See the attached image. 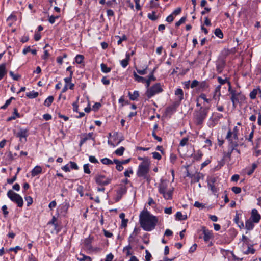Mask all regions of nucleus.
Returning a JSON list of instances; mask_svg holds the SVG:
<instances>
[{
	"label": "nucleus",
	"mask_w": 261,
	"mask_h": 261,
	"mask_svg": "<svg viewBox=\"0 0 261 261\" xmlns=\"http://www.w3.org/2000/svg\"><path fill=\"white\" fill-rule=\"evenodd\" d=\"M150 161L148 159H146L139 164L136 173L138 177H142L150 181V176L149 175Z\"/></svg>",
	"instance_id": "f03ea898"
},
{
	"label": "nucleus",
	"mask_w": 261,
	"mask_h": 261,
	"mask_svg": "<svg viewBox=\"0 0 261 261\" xmlns=\"http://www.w3.org/2000/svg\"><path fill=\"white\" fill-rule=\"evenodd\" d=\"M133 173V171L132 168L129 169V170H126L124 173V176L125 177H130V174H132Z\"/></svg>",
	"instance_id": "6e6d98bb"
},
{
	"label": "nucleus",
	"mask_w": 261,
	"mask_h": 261,
	"mask_svg": "<svg viewBox=\"0 0 261 261\" xmlns=\"http://www.w3.org/2000/svg\"><path fill=\"white\" fill-rule=\"evenodd\" d=\"M42 169L40 166H36L31 171V175L33 177L36 176L42 172Z\"/></svg>",
	"instance_id": "2eb2a0df"
},
{
	"label": "nucleus",
	"mask_w": 261,
	"mask_h": 261,
	"mask_svg": "<svg viewBox=\"0 0 261 261\" xmlns=\"http://www.w3.org/2000/svg\"><path fill=\"white\" fill-rule=\"evenodd\" d=\"M29 52H31L33 55H36L37 50L36 49H31L30 46L24 48L23 49L22 53L24 55L27 54Z\"/></svg>",
	"instance_id": "c85d7f7f"
},
{
	"label": "nucleus",
	"mask_w": 261,
	"mask_h": 261,
	"mask_svg": "<svg viewBox=\"0 0 261 261\" xmlns=\"http://www.w3.org/2000/svg\"><path fill=\"white\" fill-rule=\"evenodd\" d=\"M132 246L130 245H128L123 248V252H125L127 256H129L132 255V252H130Z\"/></svg>",
	"instance_id": "c9c22d12"
},
{
	"label": "nucleus",
	"mask_w": 261,
	"mask_h": 261,
	"mask_svg": "<svg viewBox=\"0 0 261 261\" xmlns=\"http://www.w3.org/2000/svg\"><path fill=\"white\" fill-rule=\"evenodd\" d=\"M253 223L254 222L251 220H247L245 222V228L248 230L252 229L254 226Z\"/></svg>",
	"instance_id": "412c9836"
},
{
	"label": "nucleus",
	"mask_w": 261,
	"mask_h": 261,
	"mask_svg": "<svg viewBox=\"0 0 261 261\" xmlns=\"http://www.w3.org/2000/svg\"><path fill=\"white\" fill-rule=\"evenodd\" d=\"M58 18L59 16H54L53 15H51L49 17L48 21L51 24H53L55 22V19Z\"/></svg>",
	"instance_id": "bf43d9fd"
},
{
	"label": "nucleus",
	"mask_w": 261,
	"mask_h": 261,
	"mask_svg": "<svg viewBox=\"0 0 261 261\" xmlns=\"http://www.w3.org/2000/svg\"><path fill=\"white\" fill-rule=\"evenodd\" d=\"M215 35L220 39L223 38V34L221 30L219 28H217L215 30Z\"/></svg>",
	"instance_id": "473e14b6"
},
{
	"label": "nucleus",
	"mask_w": 261,
	"mask_h": 261,
	"mask_svg": "<svg viewBox=\"0 0 261 261\" xmlns=\"http://www.w3.org/2000/svg\"><path fill=\"white\" fill-rule=\"evenodd\" d=\"M101 162L105 165L112 164V161L107 158L101 159Z\"/></svg>",
	"instance_id": "37998d69"
},
{
	"label": "nucleus",
	"mask_w": 261,
	"mask_h": 261,
	"mask_svg": "<svg viewBox=\"0 0 261 261\" xmlns=\"http://www.w3.org/2000/svg\"><path fill=\"white\" fill-rule=\"evenodd\" d=\"M54 100V97L53 96H48L44 101V105L45 106L49 107Z\"/></svg>",
	"instance_id": "7c9ffc66"
},
{
	"label": "nucleus",
	"mask_w": 261,
	"mask_h": 261,
	"mask_svg": "<svg viewBox=\"0 0 261 261\" xmlns=\"http://www.w3.org/2000/svg\"><path fill=\"white\" fill-rule=\"evenodd\" d=\"M145 253H146L145 261H150V259L152 257L151 254L149 253V252L147 250H146Z\"/></svg>",
	"instance_id": "4d7b16f0"
},
{
	"label": "nucleus",
	"mask_w": 261,
	"mask_h": 261,
	"mask_svg": "<svg viewBox=\"0 0 261 261\" xmlns=\"http://www.w3.org/2000/svg\"><path fill=\"white\" fill-rule=\"evenodd\" d=\"M73 71H71L70 76L69 77H66L64 79V81L66 83V84H69L71 82L72 77L73 75Z\"/></svg>",
	"instance_id": "603ef678"
},
{
	"label": "nucleus",
	"mask_w": 261,
	"mask_h": 261,
	"mask_svg": "<svg viewBox=\"0 0 261 261\" xmlns=\"http://www.w3.org/2000/svg\"><path fill=\"white\" fill-rule=\"evenodd\" d=\"M203 153L201 150H198L196 153L192 155L194 160L199 161L202 157Z\"/></svg>",
	"instance_id": "5701e85b"
},
{
	"label": "nucleus",
	"mask_w": 261,
	"mask_h": 261,
	"mask_svg": "<svg viewBox=\"0 0 261 261\" xmlns=\"http://www.w3.org/2000/svg\"><path fill=\"white\" fill-rule=\"evenodd\" d=\"M204 241L208 242L212 237V232L207 229L205 227L202 228Z\"/></svg>",
	"instance_id": "f8f14e48"
},
{
	"label": "nucleus",
	"mask_w": 261,
	"mask_h": 261,
	"mask_svg": "<svg viewBox=\"0 0 261 261\" xmlns=\"http://www.w3.org/2000/svg\"><path fill=\"white\" fill-rule=\"evenodd\" d=\"M198 98H199V99L201 98V99H203L204 101V102H205L207 103H209L211 101V99H209V98H207L206 95L204 93L201 94L199 95V96L198 97Z\"/></svg>",
	"instance_id": "4c0bfd02"
},
{
	"label": "nucleus",
	"mask_w": 261,
	"mask_h": 261,
	"mask_svg": "<svg viewBox=\"0 0 261 261\" xmlns=\"http://www.w3.org/2000/svg\"><path fill=\"white\" fill-rule=\"evenodd\" d=\"M187 176L190 177L192 178V180H191L192 183L198 182L199 181V179L200 178L199 174L191 175L188 173L187 174Z\"/></svg>",
	"instance_id": "b1692460"
},
{
	"label": "nucleus",
	"mask_w": 261,
	"mask_h": 261,
	"mask_svg": "<svg viewBox=\"0 0 261 261\" xmlns=\"http://www.w3.org/2000/svg\"><path fill=\"white\" fill-rule=\"evenodd\" d=\"M209 109V107H200L199 110L195 111L194 119L196 125H199L202 124L204 120L206 117Z\"/></svg>",
	"instance_id": "7ed1b4c3"
},
{
	"label": "nucleus",
	"mask_w": 261,
	"mask_h": 261,
	"mask_svg": "<svg viewBox=\"0 0 261 261\" xmlns=\"http://www.w3.org/2000/svg\"><path fill=\"white\" fill-rule=\"evenodd\" d=\"M238 146H231L228 145V151L227 153L226 156L228 157L229 159L231 158V154L234 151V149H235V147H237Z\"/></svg>",
	"instance_id": "2f4dec72"
},
{
	"label": "nucleus",
	"mask_w": 261,
	"mask_h": 261,
	"mask_svg": "<svg viewBox=\"0 0 261 261\" xmlns=\"http://www.w3.org/2000/svg\"><path fill=\"white\" fill-rule=\"evenodd\" d=\"M208 188L211 190L213 194L215 195H217L218 196V195L217 194L218 189L216 187L215 184H207Z\"/></svg>",
	"instance_id": "393cba45"
},
{
	"label": "nucleus",
	"mask_w": 261,
	"mask_h": 261,
	"mask_svg": "<svg viewBox=\"0 0 261 261\" xmlns=\"http://www.w3.org/2000/svg\"><path fill=\"white\" fill-rule=\"evenodd\" d=\"M168 187V182L164 180H161L160 183L159 184L158 188L159 192L160 194H162L164 198L166 200L172 199V191L167 190Z\"/></svg>",
	"instance_id": "20e7f679"
},
{
	"label": "nucleus",
	"mask_w": 261,
	"mask_h": 261,
	"mask_svg": "<svg viewBox=\"0 0 261 261\" xmlns=\"http://www.w3.org/2000/svg\"><path fill=\"white\" fill-rule=\"evenodd\" d=\"M200 88L205 89L208 87V84L205 81H203L199 84Z\"/></svg>",
	"instance_id": "338daca9"
},
{
	"label": "nucleus",
	"mask_w": 261,
	"mask_h": 261,
	"mask_svg": "<svg viewBox=\"0 0 261 261\" xmlns=\"http://www.w3.org/2000/svg\"><path fill=\"white\" fill-rule=\"evenodd\" d=\"M217 79H218V82L220 84V85L225 84L227 81V79H223L222 78H221L220 76L218 77Z\"/></svg>",
	"instance_id": "0e129e2a"
},
{
	"label": "nucleus",
	"mask_w": 261,
	"mask_h": 261,
	"mask_svg": "<svg viewBox=\"0 0 261 261\" xmlns=\"http://www.w3.org/2000/svg\"><path fill=\"white\" fill-rule=\"evenodd\" d=\"M25 200L27 202V206H29L33 203V199L31 196H27L25 197Z\"/></svg>",
	"instance_id": "3c124183"
},
{
	"label": "nucleus",
	"mask_w": 261,
	"mask_h": 261,
	"mask_svg": "<svg viewBox=\"0 0 261 261\" xmlns=\"http://www.w3.org/2000/svg\"><path fill=\"white\" fill-rule=\"evenodd\" d=\"M163 91L162 86L160 83H156L149 88H148L146 95L148 98H150L155 95L161 93Z\"/></svg>",
	"instance_id": "39448f33"
},
{
	"label": "nucleus",
	"mask_w": 261,
	"mask_h": 261,
	"mask_svg": "<svg viewBox=\"0 0 261 261\" xmlns=\"http://www.w3.org/2000/svg\"><path fill=\"white\" fill-rule=\"evenodd\" d=\"M231 190L235 194H239L241 192V188L238 187H233Z\"/></svg>",
	"instance_id": "5fc2aeb1"
},
{
	"label": "nucleus",
	"mask_w": 261,
	"mask_h": 261,
	"mask_svg": "<svg viewBox=\"0 0 261 261\" xmlns=\"http://www.w3.org/2000/svg\"><path fill=\"white\" fill-rule=\"evenodd\" d=\"M153 158L154 159H157L158 160H160L161 159V155L160 154L157 152H154L152 153Z\"/></svg>",
	"instance_id": "052dcab7"
},
{
	"label": "nucleus",
	"mask_w": 261,
	"mask_h": 261,
	"mask_svg": "<svg viewBox=\"0 0 261 261\" xmlns=\"http://www.w3.org/2000/svg\"><path fill=\"white\" fill-rule=\"evenodd\" d=\"M124 150L125 148L121 146L115 150V153L118 156H121L123 155Z\"/></svg>",
	"instance_id": "f704fd0d"
},
{
	"label": "nucleus",
	"mask_w": 261,
	"mask_h": 261,
	"mask_svg": "<svg viewBox=\"0 0 261 261\" xmlns=\"http://www.w3.org/2000/svg\"><path fill=\"white\" fill-rule=\"evenodd\" d=\"M116 37L119 38V40L117 41L118 44H120L123 41L127 40V37L125 35H123L122 37L118 36H116Z\"/></svg>",
	"instance_id": "de8ad7c7"
},
{
	"label": "nucleus",
	"mask_w": 261,
	"mask_h": 261,
	"mask_svg": "<svg viewBox=\"0 0 261 261\" xmlns=\"http://www.w3.org/2000/svg\"><path fill=\"white\" fill-rule=\"evenodd\" d=\"M217 180V178L213 176L208 177L207 179V184H215Z\"/></svg>",
	"instance_id": "e433bc0d"
},
{
	"label": "nucleus",
	"mask_w": 261,
	"mask_h": 261,
	"mask_svg": "<svg viewBox=\"0 0 261 261\" xmlns=\"http://www.w3.org/2000/svg\"><path fill=\"white\" fill-rule=\"evenodd\" d=\"M225 63L223 60H219L217 61L216 70L219 73H221L222 72L225 67Z\"/></svg>",
	"instance_id": "ddd939ff"
},
{
	"label": "nucleus",
	"mask_w": 261,
	"mask_h": 261,
	"mask_svg": "<svg viewBox=\"0 0 261 261\" xmlns=\"http://www.w3.org/2000/svg\"><path fill=\"white\" fill-rule=\"evenodd\" d=\"M174 19V17H173V15L172 14H171L170 15H169L167 18H166V20L169 22V23H171L172 22Z\"/></svg>",
	"instance_id": "69168bd1"
},
{
	"label": "nucleus",
	"mask_w": 261,
	"mask_h": 261,
	"mask_svg": "<svg viewBox=\"0 0 261 261\" xmlns=\"http://www.w3.org/2000/svg\"><path fill=\"white\" fill-rule=\"evenodd\" d=\"M114 258V255L112 253L108 254L105 261H112Z\"/></svg>",
	"instance_id": "774afa93"
},
{
	"label": "nucleus",
	"mask_w": 261,
	"mask_h": 261,
	"mask_svg": "<svg viewBox=\"0 0 261 261\" xmlns=\"http://www.w3.org/2000/svg\"><path fill=\"white\" fill-rule=\"evenodd\" d=\"M188 140H189L188 138H187V137L183 138L180 142V145L181 146H185L187 144Z\"/></svg>",
	"instance_id": "09e8293b"
},
{
	"label": "nucleus",
	"mask_w": 261,
	"mask_h": 261,
	"mask_svg": "<svg viewBox=\"0 0 261 261\" xmlns=\"http://www.w3.org/2000/svg\"><path fill=\"white\" fill-rule=\"evenodd\" d=\"M93 133H89L85 135L84 137L82 138L80 142V146H81L87 140L90 139H94L92 137Z\"/></svg>",
	"instance_id": "dca6fc26"
},
{
	"label": "nucleus",
	"mask_w": 261,
	"mask_h": 261,
	"mask_svg": "<svg viewBox=\"0 0 261 261\" xmlns=\"http://www.w3.org/2000/svg\"><path fill=\"white\" fill-rule=\"evenodd\" d=\"M148 68V66H146L144 69H139L137 68H136L137 72L138 74L140 75H145L147 73V69Z\"/></svg>",
	"instance_id": "ea45409f"
},
{
	"label": "nucleus",
	"mask_w": 261,
	"mask_h": 261,
	"mask_svg": "<svg viewBox=\"0 0 261 261\" xmlns=\"http://www.w3.org/2000/svg\"><path fill=\"white\" fill-rule=\"evenodd\" d=\"M181 8L179 7V8H177V9H176L175 10H174L172 14L173 15L176 16V15L179 14L181 13Z\"/></svg>",
	"instance_id": "e2e57ef3"
},
{
	"label": "nucleus",
	"mask_w": 261,
	"mask_h": 261,
	"mask_svg": "<svg viewBox=\"0 0 261 261\" xmlns=\"http://www.w3.org/2000/svg\"><path fill=\"white\" fill-rule=\"evenodd\" d=\"M28 136V131L26 129H21L17 134L16 137L20 138H26Z\"/></svg>",
	"instance_id": "a878e982"
},
{
	"label": "nucleus",
	"mask_w": 261,
	"mask_h": 261,
	"mask_svg": "<svg viewBox=\"0 0 261 261\" xmlns=\"http://www.w3.org/2000/svg\"><path fill=\"white\" fill-rule=\"evenodd\" d=\"M230 100L232 102L233 107L236 108L238 103H242L245 100V96L241 92L237 91H232Z\"/></svg>",
	"instance_id": "6e6552de"
},
{
	"label": "nucleus",
	"mask_w": 261,
	"mask_h": 261,
	"mask_svg": "<svg viewBox=\"0 0 261 261\" xmlns=\"http://www.w3.org/2000/svg\"><path fill=\"white\" fill-rule=\"evenodd\" d=\"M139 221L143 229L147 231H150L155 228L158 222V219L147 210H144L141 212L139 215Z\"/></svg>",
	"instance_id": "f257e3e1"
},
{
	"label": "nucleus",
	"mask_w": 261,
	"mask_h": 261,
	"mask_svg": "<svg viewBox=\"0 0 261 261\" xmlns=\"http://www.w3.org/2000/svg\"><path fill=\"white\" fill-rule=\"evenodd\" d=\"M84 244L87 248H91V241L89 239H86L84 241Z\"/></svg>",
	"instance_id": "864d4df0"
},
{
	"label": "nucleus",
	"mask_w": 261,
	"mask_h": 261,
	"mask_svg": "<svg viewBox=\"0 0 261 261\" xmlns=\"http://www.w3.org/2000/svg\"><path fill=\"white\" fill-rule=\"evenodd\" d=\"M250 219L254 223L259 222L260 219V215L258 213L257 210L253 209L252 210Z\"/></svg>",
	"instance_id": "9d476101"
},
{
	"label": "nucleus",
	"mask_w": 261,
	"mask_h": 261,
	"mask_svg": "<svg viewBox=\"0 0 261 261\" xmlns=\"http://www.w3.org/2000/svg\"><path fill=\"white\" fill-rule=\"evenodd\" d=\"M226 139L228 141L229 145L238 146L239 138L238 135L231 133V130L229 129L226 136Z\"/></svg>",
	"instance_id": "1a4fd4ad"
},
{
	"label": "nucleus",
	"mask_w": 261,
	"mask_h": 261,
	"mask_svg": "<svg viewBox=\"0 0 261 261\" xmlns=\"http://www.w3.org/2000/svg\"><path fill=\"white\" fill-rule=\"evenodd\" d=\"M100 66L102 72L104 73H108L111 71V68L107 67L105 64L102 63Z\"/></svg>",
	"instance_id": "72a5a7b5"
},
{
	"label": "nucleus",
	"mask_w": 261,
	"mask_h": 261,
	"mask_svg": "<svg viewBox=\"0 0 261 261\" xmlns=\"http://www.w3.org/2000/svg\"><path fill=\"white\" fill-rule=\"evenodd\" d=\"M127 188L125 186H122L119 187L117 191V197L116 198V201H118L122 198L123 195L126 193Z\"/></svg>",
	"instance_id": "9b49d317"
},
{
	"label": "nucleus",
	"mask_w": 261,
	"mask_h": 261,
	"mask_svg": "<svg viewBox=\"0 0 261 261\" xmlns=\"http://www.w3.org/2000/svg\"><path fill=\"white\" fill-rule=\"evenodd\" d=\"M176 219L178 220H185L187 219L186 215H182L180 212H177L175 215Z\"/></svg>",
	"instance_id": "bb28decb"
},
{
	"label": "nucleus",
	"mask_w": 261,
	"mask_h": 261,
	"mask_svg": "<svg viewBox=\"0 0 261 261\" xmlns=\"http://www.w3.org/2000/svg\"><path fill=\"white\" fill-rule=\"evenodd\" d=\"M259 94L261 96V89L260 88L254 89L249 94L250 98L251 99H254L256 97V95Z\"/></svg>",
	"instance_id": "4468645a"
},
{
	"label": "nucleus",
	"mask_w": 261,
	"mask_h": 261,
	"mask_svg": "<svg viewBox=\"0 0 261 261\" xmlns=\"http://www.w3.org/2000/svg\"><path fill=\"white\" fill-rule=\"evenodd\" d=\"M94 179L97 185L105 186L111 182L112 180V177L107 176L102 174H97L96 175Z\"/></svg>",
	"instance_id": "423d86ee"
},
{
	"label": "nucleus",
	"mask_w": 261,
	"mask_h": 261,
	"mask_svg": "<svg viewBox=\"0 0 261 261\" xmlns=\"http://www.w3.org/2000/svg\"><path fill=\"white\" fill-rule=\"evenodd\" d=\"M128 62L127 60L123 59L121 61V65L123 68H125L128 65Z\"/></svg>",
	"instance_id": "680f3d73"
},
{
	"label": "nucleus",
	"mask_w": 261,
	"mask_h": 261,
	"mask_svg": "<svg viewBox=\"0 0 261 261\" xmlns=\"http://www.w3.org/2000/svg\"><path fill=\"white\" fill-rule=\"evenodd\" d=\"M186 20V17H182L180 18V19L176 22L175 25L176 27L180 26L181 24L185 22Z\"/></svg>",
	"instance_id": "49530a36"
},
{
	"label": "nucleus",
	"mask_w": 261,
	"mask_h": 261,
	"mask_svg": "<svg viewBox=\"0 0 261 261\" xmlns=\"http://www.w3.org/2000/svg\"><path fill=\"white\" fill-rule=\"evenodd\" d=\"M10 76L14 80L18 81L20 78V75L19 74H15L13 72L10 71Z\"/></svg>",
	"instance_id": "8fccbe9b"
},
{
	"label": "nucleus",
	"mask_w": 261,
	"mask_h": 261,
	"mask_svg": "<svg viewBox=\"0 0 261 261\" xmlns=\"http://www.w3.org/2000/svg\"><path fill=\"white\" fill-rule=\"evenodd\" d=\"M255 249L251 247H248L247 250L245 252V254H248L249 253L254 254Z\"/></svg>",
	"instance_id": "13d9d810"
},
{
	"label": "nucleus",
	"mask_w": 261,
	"mask_h": 261,
	"mask_svg": "<svg viewBox=\"0 0 261 261\" xmlns=\"http://www.w3.org/2000/svg\"><path fill=\"white\" fill-rule=\"evenodd\" d=\"M76 258L79 261H85L86 259L90 260V256H86L85 254L80 253L79 255H76Z\"/></svg>",
	"instance_id": "c756f323"
},
{
	"label": "nucleus",
	"mask_w": 261,
	"mask_h": 261,
	"mask_svg": "<svg viewBox=\"0 0 261 261\" xmlns=\"http://www.w3.org/2000/svg\"><path fill=\"white\" fill-rule=\"evenodd\" d=\"M20 117L19 113L18 112L17 108L14 109V112L13 115L11 116L8 118L7 121H10L12 120L15 119L17 117L19 118Z\"/></svg>",
	"instance_id": "6ab92c4d"
},
{
	"label": "nucleus",
	"mask_w": 261,
	"mask_h": 261,
	"mask_svg": "<svg viewBox=\"0 0 261 261\" xmlns=\"http://www.w3.org/2000/svg\"><path fill=\"white\" fill-rule=\"evenodd\" d=\"M38 92L33 91L32 92H28L26 96L30 99H33L37 97L38 96Z\"/></svg>",
	"instance_id": "cd10ccee"
},
{
	"label": "nucleus",
	"mask_w": 261,
	"mask_h": 261,
	"mask_svg": "<svg viewBox=\"0 0 261 261\" xmlns=\"http://www.w3.org/2000/svg\"><path fill=\"white\" fill-rule=\"evenodd\" d=\"M7 195L12 201L17 204L18 207H21L23 206V199L20 195L15 193L11 190L8 191Z\"/></svg>",
	"instance_id": "0eeeda50"
},
{
	"label": "nucleus",
	"mask_w": 261,
	"mask_h": 261,
	"mask_svg": "<svg viewBox=\"0 0 261 261\" xmlns=\"http://www.w3.org/2000/svg\"><path fill=\"white\" fill-rule=\"evenodd\" d=\"M221 85H218L215 90L214 94L213 95V98H215V97L218 94V96L220 95V89H221Z\"/></svg>",
	"instance_id": "a19ab883"
},
{
	"label": "nucleus",
	"mask_w": 261,
	"mask_h": 261,
	"mask_svg": "<svg viewBox=\"0 0 261 261\" xmlns=\"http://www.w3.org/2000/svg\"><path fill=\"white\" fill-rule=\"evenodd\" d=\"M57 218L55 216H53L51 220L48 222V225L51 224L54 225L56 227L58 225L57 223Z\"/></svg>",
	"instance_id": "a18cd8bd"
},
{
	"label": "nucleus",
	"mask_w": 261,
	"mask_h": 261,
	"mask_svg": "<svg viewBox=\"0 0 261 261\" xmlns=\"http://www.w3.org/2000/svg\"><path fill=\"white\" fill-rule=\"evenodd\" d=\"M89 166L90 165L89 164H84L83 166L84 171L86 174H90L91 173Z\"/></svg>",
	"instance_id": "c03bdc74"
},
{
	"label": "nucleus",
	"mask_w": 261,
	"mask_h": 261,
	"mask_svg": "<svg viewBox=\"0 0 261 261\" xmlns=\"http://www.w3.org/2000/svg\"><path fill=\"white\" fill-rule=\"evenodd\" d=\"M7 74L6 64L5 63L0 65V80Z\"/></svg>",
	"instance_id": "a211bd4d"
},
{
	"label": "nucleus",
	"mask_w": 261,
	"mask_h": 261,
	"mask_svg": "<svg viewBox=\"0 0 261 261\" xmlns=\"http://www.w3.org/2000/svg\"><path fill=\"white\" fill-rule=\"evenodd\" d=\"M175 95L178 97V100L181 101L184 99V92L181 88H178L175 91Z\"/></svg>",
	"instance_id": "f3484780"
},
{
	"label": "nucleus",
	"mask_w": 261,
	"mask_h": 261,
	"mask_svg": "<svg viewBox=\"0 0 261 261\" xmlns=\"http://www.w3.org/2000/svg\"><path fill=\"white\" fill-rule=\"evenodd\" d=\"M133 75L134 79L136 81L142 83H145V78L141 76L138 75L136 72H133Z\"/></svg>",
	"instance_id": "aec40b11"
},
{
	"label": "nucleus",
	"mask_w": 261,
	"mask_h": 261,
	"mask_svg": "<svg viewBox=\"0 0 261 261\" xmlns=\"http://www.w3.org/2000/svg\"><path fill=\"white\" fill-rule=\"evenodd\" d=\"M84 59V56L82 55H77L75 58V62L77 64H81L82 63Z\"/></svg>",
	"instance_id": "58836bf2"
},
{
	"label": "nucleus",
	"mask_w": 261,
	"mask_h": 261,
	"mask_svg": "<svg viewBox=\"0 0 261 261\" xmlns=\"http://www.w3.org/2000/svg\"><path fill=\"white\" fill-rule=\"evenodd\" d=\"M128 96L130 100H135L139 96V93L138 91H134L133 93H132L130 92H129Z\"/></svg>",
	"instance_id": "4be33fe9"
},
{
	"label": "nucleus",
	"mask_w": 261,
	"mask_h": 261,
	"mask_svg": "<svg viewBox=\"0 0 261 261\" xmlns=\"http://www.w3.org/2000/svg\"><path fill=\"white\" fill-rule=\"evenodd\" d=\"M14 99V97H11L10 98L6 100L4 105L1 107V109H5L7 108V107L11 103L12 99Z\"/></svg>",
	"instance_id": "79ce46f5"
}]
</instances>
